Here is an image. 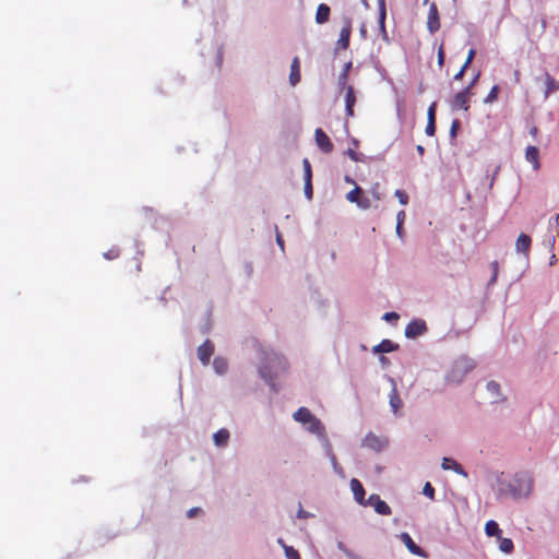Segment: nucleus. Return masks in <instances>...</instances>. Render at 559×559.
Masks as SVG:
<instances>
[{
	"label": "nucleus",
	"mask_w": 559,
	"mask_h": 559,
	"mask_svg": "<svg viewBox=\"0 0 559 559\" xmlns=\"http://www.w3.org/2000/svg\"><path fill=\"white\" fill-rule=\"evenodd\" d=\"M288 368L287 360L284 356L270 352L265 353L263 361L259 368V373L269 384L274 385V380L280 372L286 371Z\"/></svg>",
	"instance_id": "f257e3e1"
},
{
	"label": "nucleus",
	"mask_w": 559,
	"mask_h": 559,
	"mask_svg": "<svg viewBox=\"0 0 559 559\" xmlns=\"http://www.w3.org/2000/svg\"><path fill=\"white\" fill-rule=\"evenodd\" d=\"M473 368L474 365L472 361L468 359H461L455 362L448 378L451 382H460L463 377Z\"/></svg>",
	"instance_id": "f03ea898"
},
{
	"label": "nucleus",
	"mask_w": 559,
	"mask_h": 559,
	"mask_svg": "<svg viewBox=\"0 0 559 559\" xmlns=\"http://www.w3.org/2000/svg\"><path fill=\"white\" fill-rule=\"evenodd\" d=\"M389 444V441L385 437L377 436L373 432H369L366 435L365 439L362 440V445L371 449L376 452H380L383 449H385Z\"/></svg>",
	"instance_id": "7ed1b4c3"
},
{
	"label": "nucleus",
	"mask_w": 559,
	"mask_h": 559,
	"mask_svg": "<svg viewBox=\"0 0 559 559\" xmlns=\"http://www.w3.org/2000/svg\"><path fill=\"white\" fill-rule=\"evenodd\" d=\"M471 86L465 87L463 91L459 92L452 100V108L453 109H463L467 110L469 108V99H471Z\"/></svg>",
	"instance_id": "20e7f679"
},
{
	"label": "nucleus",
	"mask_w": 559,
	"mask_h": 559,
	"mask_svg": "<svg viewBox=\"0 0 559 559\" xmlns=\"http://www.w3.org/2000/svg\"><path fill=\"white\" fill-rule=\"evenodd\" d=\"M427 331V325L424 320L416 319L411 321L405 328V336L408 338H415L423 335Z\"/></svg>",
	"instance_id": "39448f33"
},
{
	"label": "nucleus",
	"mask_w": 559,
	"mask_h": 559,
	"mask_svg": "<svg viewBox=\"0 0 559 559\" xmlns=\"http://www.w3.org/2000/svg\"><path fill=\"white\" fill-rule=\"evenodd\" d=\"M314 139L318 147L324 153L330 154L334 146L328 134L320 128L314 131Z\"/></svg>",
	"instance_id": "423d86ee"
},
{
	"label": "nucleus",
	"mask_w": 559,
	"mask_h": 559,
	"mask_svg": "<svg viewBox=\"0 0 559 559\" xmlns=\"http://www.w3.org/2000/svg\"><path fill=\"white\" fill-rule=\"evenodd\" d=\"M399 538L402 540V543L405 545V547L408 549L411 554L418 557L427 558V552L418 545H416V543L413 540L408 533H401Z\"/></svg>",
	"instance_id": "0eeeda50"
},
{
	"label": "nucleus",
	"mask_w": 559,
	"mask_h": 559,
	"mask_svg": "<svg viewBox=\"0 0 559 559\" xmlns=\"http://www.w3.org/2000/svg\"><path fill=\"white\" fill-rule=\"evenodd\" d=\"M368 504L373 507L374 511L381 515H390L392 512L389 504L384 500H382L378 495H371L368 498Z\"/></svg>",
	"instance_id": "6e6552de"
},
{
	"label": "nucleus",
	"mask_w": 559,
	"mask_h": 559,
	"mask_svg": "<svg viewBox=\"0 0 559 559\" xmlns=\"http://www.w3.org/2000/svg\"><path fill=\"white\" fill-rule=\"evenodd\" d=\"M427 27L430 33H436L440 28V17L436 3H431L429 7Z\"/></svg>",
	"instance_id": "1a4fd4ad"
},
{
	"label": "nucleus",
	"mask_w": 559,
	"mask_h": 559,
	"mask_svg": "<svg viewBox=\"0 0 559 559\" xmlns=\"http://www.w3.org/2000/svg\"><path fill=\"white\" fill-rule=\"evenodd\" d=\"M352 34V21L345 19L344 26L341 28L337 46L342 49H347L349 46V38Z\"/></svg>",
	"instance_id": "9d476101"
},
{
	"label": "nucleus",
	"mask_w": 559,
	"mask_h": 559,
	"mask_svg": "<svg viewBox=\"0 0 559 559\" xmlns=\"http://www.w3.org/2000/svg\"><path fill=\"white\" fill-rule=\"evenodd\" d=\"M198 358L203 365H207L212 355L214 354V345L211 341L206 340L202 345L198 347Z\"/></svg>",
	"instance_id": "9b49d317"
},
{
	"label": "nucleus",
	"mask_w": 559,
	"mask_h": 559,
	"mask_svg": "<svg viewBox=\"0 0 559 559\" xmlns=\"http://www.w3.org/2000/svg\"><path fill=\"white\" fill-rule=\"evenodd\" d=\"M436 103H432L427 110V126L425 132L429 136H432L436 133Z\"/></svg>",
	"instance_id": "f8f14e48"
},
{
	"label": "nucleus",
	"mask_w": 559,
	"mask_h": 559,
	"mask_svg": "<svg viewBox=\"0 0 559 559\" xmlns=\"http://www.w3.org/2000/svg\"><path fill=\"white\" fill-rule=\"evenodd\" d=\"M532 239L526 234H520L515 242V250L518 253H523L526 258L531 250Z\"/></svg>",
	"instance_id": "ddd939ff"
},
{
	"label": "nucleus",
	"mask_w": 559,
	"mask_h": 559,
	"mask_svg": "<svg viewBox=\"0 0 559 559\" xmlns=\"http://www.w3.org/2000/svg\"><path fill=\"white\" fill-rule=\"evenodd\" d=\"M300 60L295 57L290 64L289 83L292 86L297 85L300 82Z\"/></svg>",
	"instance_id": "4468645a"
},
{
	"label": "nucleus",
	"mask_w": 559,
	"mask_h": 559,
	"mask_svg": "<svg viewBox=\"0 0 559 559\" xmlns=\"http://www.w3.org/2000/svg\"><path fill=\"white\" fill-rule=\"evenodd\" d=\"M356 104V96L355 91L353 86L346 87V94H345V107H346V115L348 117L354 116V106Z\"/></svg>",
	"instance_id": "2eb2a0df"
},
{
	"label": "nucleus",
	"mask_w": 559,
	"mask_h": 559,
	"mask_svg": "<svg viewBox=\"0 0 559 559\" xmlns=\"http://www.w3.org/2000/svg\"><path fill=\"white\" fill-rule=\"evenodd\" d=\"M525 158L528 163L533 165L535 170L539 169V151L536 146H527L525 152Z\"/></svg>",
	"instance_id": "dca6fc26"
},
{
	"label": "nucleus",
	"mask_w": 559,
	"mask_h": 559,
	"mask_svg": "<svg viewBox=\"0 0 559 559\" xmlns=\"http://www.w3.org/2000/svg\"><path fill=\"white\" fill-rule=\"evenodd\" d=\"M350 489L354 493L356 501L359 502L360 504H364L365 489L362 484L358 479L353 478L350 480Z\"/></svg>",
	"instance_id": "f3484780"
},
{
	"label": "nucleus",
	"mask_w": 559,
	"mask_h": 559,
	"mask_svg": "<svg viewBox=\"0 0 559 559\" xmlns=\"http://www.w3.org/2000/svg\"><path fill=\"white\" fill-rule=\"evenodd\" d=\"M391 382H392L393 386H392V390H391V393L389 396L390 397V406H391L393 413L396 414L399 412V409L402 407L403 403L399 395L396 385L392 379H391Z\"/></svg>",
	"instance_id": "a211bd4d"
},
{
	"label": "nucleus",
	"mask_w": 559,
	"mask_h": 559,
	"mask_svg": "<svg viewBox=\"0 0 559 559\" xmlns=\"http://www.w3.org/2000/svg\"><path fill=\"white\" fill-rule=\"evenodd\" d=\"M307 430L310 431L311 433H314L319 437H324L325 435V429H324V426L323 424L321 423V420L317 417H312V419H310L309 424H307Z\"/></svg>",
	"instance_id": "6ab92c4d"
},
{
	"label": "nucleus",
	"mask_w": 559,
	"mask_h": 559,
	"mask_svg": "<svg viewBox=\"0 0 559 559\" xmlns=\"http://www.w3.org/2000/svg\"><path fill=\"white\" fill-rule=\"evenodd\" d=\"M313 415L307 407H299L293 415V418L301 423L302 425L309 424L310 419H312Z\"/></svg>",
	"instance_id": "aec40b11"
},
{
	"label": "nucleus",
	"mask_w": 559,
	"mask_h": 559,
	"mask_svg": "<svg viewBox=\"0 0 559 559\" xmlns=\"http://www.w3.org/2000/svg\"><path fill=\"white\" fill-rule=\"evenodd\" d=\"M399 348V345L390 340H383L372 348L373 353H390Z\"/></svg>",
	"instance_id": "412c9836"
},
{
	"label": "nucleus",
	"mask_w": 559,
	"mask_h": 559,
	"mask_svg": "<svg viewBox=\"0 0 559 559\" xmlns=\"http://www.w3.org/2000/svg\"><path fill=\"white\" fill-rule=\"evenodd\" d=\"M330 12H331V10L328 4H325V3L319 4V7L317 9V13H316V22L318 24L326 23L330 17Z\"/></svg>",
	"instance_id": "4be33fe9"
},
{
	"label": "nucleus",
	"mask_w": 559,
	"mask_h": 559,
	"mask_svg": "<svg viewBox=\"0 0 559 559\" xmlns=\"http://www.w3.org/2000/svg\"><path fill=\"white\" fill-rule=\"evenodd\" d=\"M442 468L443 469H453L455 473H457L460 475H463V476L467 475L465 473L464 468L462 467V465L459 464L453 459L444 457L443 461H442Z\"/></svg>",
	"instance_id": "5701e85b"
},
{
	"label": "nucleus",
	"mask_w": 559,
	"mask_h": 559,
	"mask_svg": "<svg viewBox=\"0 0 559 559\" xmlns=\"http://www.w3.org/2000/svg\"><path fill=\"white\" fill-rule=\"evenodd\" d=\"M485 533L488 537L495 536L497 538H500L502 531L500 530L499 524L496 521L489 520L485 524Z\"/></svg>",
	"instance_id": "b1692460"
},
{
	"label": "nucleus",
	"mask_w": 559,
	"mask_h": 559,
	"mask_svg": "<svg viewBox=\"0 0 559 559\" xmlns=\"http://www.w3.org/2000/svg\"><path fill=\"white\" fill-rule=\"evenodd\" d=\"M214 443L217 447H224L229 440V431L225 428L219 429L213 436Z\"/></svg>",
	"instance_id": "393cba45"
},
{
	"label": "nucleus",
	"mask_w": 559,
	"mask_h": 559,
	"mask_svg": "<svg viewBox=\"0 0 559 559\" xmlns=\"http://www.w3.org/2000/svg\"><path fill=\"white\" fill-rule=\"evenodd\" d=\"M379 10V26L382 33H385L386 7L385 0H377Z\"/></svg>",
	"instance_id": "a878e982"
},
{
	"label": "nucleus",
	"mask_w": 559,
	"mask_h": 559,
	"mask_svg": "<svg viewBox=\"0 0 559 559\" xmlns=\"http://www.w3.org/2000/svg\"><path fill=\"white\" fill-rule=\"evenodd\" d=\"M499 542V549L504 554H511L514 549L512 539L500 536L497 538Z\"/></svg>",
	"instance_id": "bb28decb"
},
{
	"label": "nucleus",
	"mask_w": 559,
	"mask_h": 559,
	"mask_svg": "<svg viewBox=\"0 0 559 559\" xmlns=\"http://www.w3.org/2000/svg\"><path fill=\"white\" fill-rule=\"evenodd\" d=\"M213 367L218 374H224L228 369V364L226 359L216 357L213 361Z\"/></svg>",
	"instance_id": "cd10ccee"
},
{
	"label": "nucleus",
	"mask_w": 559,
	"mask_h": 559,
	"mask_svg": "<svg viewBox=\"0 0 559 559\" xmlns=\"http://www.w3.org/2000/svg\"><path fill=\"white\" fill-rule=\"evenodd\" d=\"M498 95H499V86L493 85L491 87V90L489 91L488 95L485 97L484 102L486 104H491L498 99Z\"/></svg>",
	"instance_id": "c85d7f7f"
},
{
	"label": "nucleus",
	"mask_w": 559,
	"mask_h": 559,
	"mask_svg": "<svg viewBox=\"0 0 559 559\" xmlns=\"http://www.w3.org/2000/svg\"><path fill=\"white\" fill-rule=\"evenodd\" d=\"M361 192H362L361 189L356 186L352 191H349L346 194L347 201H349L352 203H356L358 201V199L361 197Z\"/></svg>",
	"instance_id": "c756f323"
},
{
	"label": "nucleus",
	"mask_w": 559,
	"mask_h": 559,
	"mask_svg": "<svg viewBox=\"0 0 559 559\" xmlns=\"http://www.w3.org/2000/svg\"><path fill=\"white\" fill-rule=\"evenodd\" d=\"M302 167H304V180L305 181L312 180L311 164L307 158H305L302 160Z\"/></svg>",
	"instance_id": "7c9ffc66"
},
{
	"label": "nucleus",
	"mask_w": 559,
	"mask_h": 559,
	"mask_svg": "<svg viewBox=\"0 0 559 559\" xmlns=\"http://www.w3.org/2000/svg\"><path fill=\"white\" fill-rule=\"evenodd\" d=\"M283 548L287 559H300L299 552L292 546L283 544Z\"/></svg>",
	"instance_id": "2f4dec72"
},
{
	"label": "nucleus",
	"mask_w": 559,
	"mask_h": 559,
	"mask_svg": "<svg viewBox=\"0 0 559 559\" xmlns=\"http://www.w3.org/2000/svg\"><path fill=\"white\" fill-rule=\"evenodd\" d=\"M487 390L496 397L500 395V385L496 381H489L487 383Z\"/></svg>",
	"instance_id": "473e14b6"
},
{
	"label": "nucleus",
	"mask_w": 559,
	"mask_h": 559,
	"mask_svg": "<svg viewBox=\"0 0 559 559\" xmlns=\"http://www.w3.org/2000/svg\"><path fill=\"white\" fill-rule=\"evenodd\" d=\"M103 255L107 260H115V259L119 258L120 250L117 247H114V248L109 249L108 251L104 252Z\"/></svg>",
	"instance_id": "72a5a7b5"
},
{
	"label": "nucleus",
	"mask_w": 559,
	"mask_h": 559,
	"mask_svg": "<svg viewBox=\"0 0 559 559\" xmlns=\"http://www.w3.org/2000/svg\"><path fill=\"white\" fill-rule=\"evenodd\" d=\"M423 493L431 500L435 499V488L432 487V485L430 483L425 484V486L423 488Z\"/></svg>",
	"instance_id": "f704fd0d"
},
{
	"label": "nucleus",
	"mask_w": 559,
	"mask_h": 559,
	"mask_svg": "<svg viewBox=\"0 0 559 559\" xmlns=\"http://www.w3.org/2000/svg\"><path fill=\"white\" fill-rule=\"evenodd\" d=\"M558 88H559V82H557L555 79L548 76L547 78V95Z\"/></svg>",
	"instance_id": "c9c22d12"
},
{
	"label": "nucleus",
	"mask_w": 559,
	"mask_h": 559,
	"mask_svg": "<svg viewBox=\"0 0 559 559\" xmlns=\"http://www.w3.org/2000/svg\"><path fill=\"white\" fill-rule=\"evenodd\" d=\"M394 194L399 199V201L402 205H406L408 203V195L405 191L397 189V190H395Z\"/></svg>",
	"instance_id": "e433bc0d"
},
{
	"label": "nucleus",
	"mask_w": 559,
	"mask_h": 559,
	"mask_svg": "<svg viewBox=\"0 0 559 559\" xmlns=\"http://www.w3.org/2000/svg\"><path fill=\"white\" fill-rule=\"evenodd\" d=\"M305 195L308 200L312 199L313 190H312V180L305 181L304 187Z\"/></svg>",
	"instance_id": "4c0bfd02"
},
{
	"label": "nucleus",
	"mask_w": 559,
	"mask_h": 559,
	"mask_svg": "<svg viewBox=\"0 0 559 559\" xmlns=\"http://www.w3.org/2000/svg\"><path fill=\"white\" fill-rule=\"evenodd\" d=\"M356 204L364 210H367L371 206L370 200L367 197L361 195Z\"/></svg>",
	"instance_id": "58836bf2"
},
{
	"label": "nucleus",
	"mask_w": 559,
	"mask_h": 559,
	"mask_svg": "<svg viewBox=\"0 0 559 559\" xmlns=\"http://www.w3.org/2000/svg\"><path fill=\"white\" fill-rule=\"evenodd\" d=\"M444 57H445V53H444V47H443V44H441L439 46V49H438V64L439 67H442L443 63H444Z\"/></svg>",
	"instance_id": "ea45409f"
},
{
	"label": "nucleus",
	"mask_w": 559,
	"mask_h": 559,
	"mask_svg": "<svg viewBox=\"0 0 559 559\" xmlns=\"http://www.w3.org/2000/svg\"><path fill=\"white\" fill-rule=\"evenodd\" d=\"M475 56H476V50H475L474 48H471V49L468 50V53H467L466 60H465V62H464V66H465V67H469V64H471V63H472V61L474 60Z\"/></svg>",
	"instance_id": "a19ab883"
},
{
	"label": "nucleus",
	"mask_w": 559,
	"mask_h": 559,
	"mask_svg": "<svg viewBox=\"0 0 559 559\" xmlns=\"http://www.w3.org/2000/svg\"><path fill=\"white\" fill-rule=\"evenodd\" d=\"M399 318L400 317H399V314L396 312H386L383 316V319L386 320V321H391V320L396 321V320H399Z\"/></svg>",
	"instance_id": "79ce46f5"
},
{
	"label": "nucleus",
	"mask_w": 559,
	"mask_h": 559,
	"mask_svg": "<svg viewBox=\"0 0 559 559\" xmlns=\"http://www.w3.org/2000/svg\"><path fill=\"white\" fill-rule=\"evenodd\" d=\"M346 153H347V155L349 156V158H350L352 160H354V162H359V156H358V154L356 153V151H355V150H353V148H348Z\"/></svg>",
	"instance_id": "37998d69"
},
{
	"label": "nucleus",
	"mask_w": 559,
	"mask_h": 559,
	"mask_svg": "<svg viewBox=\"0 0 559 559\" xmlns=\"http://www.w3.org/2000/svg\"><path fill=\"white\" fill-rule=\"evenodd\" d=\"M202 512V510L200 508H191L188 512H187V516L188 518H193L198 513Z\"/></svg>",
	"instance_id": "c03bdc74"
},
{
	"label": "nucleus",
	"mask_w": 559,
	"mask_h": 559,
	"mask_svg": "<svg viewBox=\"0 0 559 559\" xmlns=\"http://www.w3.org/2000/svg\"><path fill=\"white\" fill-rule=\"evenodd\" d=\"M468 67H465L464 64L460 69V71L454 75V80H461Z\"/></svg>",
	"instance_id": "a18cd8bd"
},
{
	"label": "nucleus",
	"mask_w": 559,
	"mask_h": 559,
	"mask_svg": "<svg viewBox=\"0 0 559 559\" xmlns=\"http://www.w3.org/2000/svg\"><path fill=\"white\" fill-rule=\"evenodd\" d=\"M405 217H406L405 212H404V211H400V212L397 213V216H396V218H397V224H402V225H403Z\"/></svg>",
	"instance_id": "49530a36"
},
{
	"label": "nucleus",
	"mask_w": 559,
	"mask_h": 559,
	"mask_svg": "<svg viewBox=\"0 0 559 559\" xmlns=\"http://www.w3.org/2000/svg\"><path fill=\"white\" fill-rule=\"evenodd\" d=\"M459 126H460L459 120H454V121L452 122V126H451V134H452L453 136H455V134H456V129L459 128Z\"/></svg>",
	"instance_id": "de8ad7c7"
},
{
	"label": "nucleus",
	"mask_w": 559,
	"mask_h": 559,
	"mask_svg": "<svg viewBox=\"0 0 559 559\" xmlns=\"http://www.w3.org/2000/svg\"><path fill=\"white\" fill-rule=\"evenodd\" d=\"M331 460H332V464H333V467L335 469V472L337 473H341L342 472V468L338 466L337 462H336V459L334 455L331 456Z\"/></svg>",
	"instance_id": "09e8293b"
},
{
	"label": "nucleus",
	"mask_w": 559,
	"mask_h": 559,
	"mask_svg": "<svg viewBox=\"0 0 559 559\" xmlns=\"http://www.w3.org/2000/svg\"><path fill=\"white\" fill-rule=\"evenodd\" d=\"M276 242L282 249H284V240L280 234L276 236Z\"/></svg>",
	"instance_id": "8fccbe9b"
},
{
	"label": "nucleus",
	"mask_w": 559,
	"mask_h": 559,
	"mask_svg": "<svg viewBox=\"0 0 559 559\" xmlns=\"http://www.w3.org/2000/svg\"><path fill=\"white\" fill-rule=\"evenodd\" d=\"M540 26H542V33L545 32L546 27H547V21L545 17H542L540 20Z\"/></svg>",
	"instance_id": "3c124183"
},
{
	"label": "nucleus",
	"mask_w": 559,
	"mask_h": 559,
	"mask_svg": "<svg viewBox=\"0 0 559 559\" xmlns=\"http://www.w3.org/2000/svg\"><path fill=\"white\" fill-rule=\"evenodd\" d=\"M416 151L418 152L419 155H424L425 147L423 145H417Z\"/></svg>",
	"instance_id": "603ef678"
},
{
	"label": "nucleus",
	"mask_w": 559,
	"mask_h": 559,
	"mask_svg": "<svg viewBox=\"0 0 559 559\" xmlns=\"http://www.w3.org/2000/svg\"><path fill=\"white\" fill-rule=\"evenodd\" d=\"M345 181L353 185L355 183V181L349 176L345 177Z\"/></svg>",
	"instance_id": "864d4df0"
},
{
	"label": "nucleus",
	"mask_w": 559,
	"mask_h": 559,
	"mask_svg": "<svg viewBox=\"0 0 559 559\" xmlns=\"http://www.w3.org/2000/svg\"><path fill=\"white\" fill-rule=\"evenodd\" d=\"M402 224H396V233L401 235Z\"/></svg>",
	"instance_id": "5fc2aeb1"
},
{
	"label": "nucleus",
	"mask_w": 559,
	"mask_h": 559,
	"mask_svg": "<svg viewBox=\"0 0 559 559\" xmlns=\"http://www.w3.org/2000/svg\"><path fill=\"white\" fill-rule=\"evenodd\" d=\"M555 221H556V225H557V227L559 229V213L556 215Z\"/></svg>",
	"instance_id": "6e6d98bb"
},
{
	"label": "nucleus",
	"mask_w": 559,
	"mask_h": 559,
	"mask_svg": "<svg viewBox=\"0 0 559 559\" xmlns=\"http://www.w3.org/2000/svg\"><path fill=\"white\" fill-rule=\"evenodd\" d=\"M536 132H537V128H536V127H534V128H532V129H531V133H532L533 135H535V134H536Z\"/></svg>",
	"instance_id": "4d7b16f0"
},
{
	"label": "nucleus",
	"mask_w": 559,
	"mask_h": 559,
	"mask_svg": "<svg viewBox=\"0 0 559 559\" xmlns=\"http://www.w3.org/2000/svg\"><path fill=\"white\" fill-rule=\"evenodd\" d=\"M373 195H374V198H376L377 200H380V199H381V197H380V194H379L378 192H373Z\"/></svg>",
	"instance_id": "13d9d810"
},
{
	"label": "nucleus",
	"mask_w": 559,
	"mask_h": 559,
	"mask_svg": "<svg viewBox=\"0 0 559 559\" xmlns=\"http://www.w3.org/2000/svg\"><path fill=\"white\" fill-rule=\"evenodd\" d=\"M478 75H479V74H477V75L475 76V79L472 81V84L469 85L471 87L475 84L476 80L478 79Z\"/></svg>",
	"instance_id": "bf43d9fd"
},
{
	"label": "nucleus",
	"mask_w": 559,
	"mask_h": 559,
	"mask_svg": "<svg viewBox=\"0 0 559 559\" xmlns=\"http://www.w3.org/2000/svg\"><path fill=\"white\" fill-rule=\"evenodd\" d=\"M360 33H361V35H362V36H365V35H366V29H365V27H361Z\"/></svg>",
	"instance_id": "052dcab7"
},
{
	"label": "nucleus",
	"mask_w": 559,
	"mask_h": 559,
	"mask_svg": "<svg viewBox=\"0 0 559 559\" xmlns=\"http://www.w3.org/2000/svg\"><path fill=\"white\" fill-rule=\"evenodd\" d=\"M380 360H381V362H382V364H385V362H386V358H385L384 356H382V357L380 358Z\"/></svg>",
	"instance_id": "680f3d73"
},
{
	"label": "nucleus",
	"mask_w": 559,
	"mask_h": 559,
	"mask_svg": "<svg viewBox=\"0 0 559 559\" xmlns=\"http://www.w3.org/2000/svg\"><path fill=\"white\" fill-rule=\"evenodd\" d=\"M277 542H278V544H280L282 547H283V544H285V543H284V540H283L282 538H280Z\"/></svg>",
	"instance_id": "e2e57ef3"
},
{
	"label": "nucleus",
	"mask_w": 559,
	"mask_h": 559,
	"mask_svg": "<svg viewBox=\"0 0 559 559\" xmlns=\"http://www.w3.org/2000/svg\"><path fill=\"white\" fill-rule=\"evenodd\" d=\"M493 266H495V274L497 273V262L493 263ZM496 277V275L493 276V278Z\"/></svg>",
	"instance_id": "0e129e2a"
},
{
	"label": "nucleus",
	"mask_w": 559,
	"mask_h": 559,
	"mask_svg": "<svg viewBox=\"0 0 559 559\" xmlns=\"http://www.w3.org/2000/svg\"><path fill=\"white\" fill-rule=\"evenodd\" d=\"M301 516H304V512L302 511L299 512V518H301Z\"/></svg>",
	"instance_id": "69168bd1"
},
{
	"label": "nucleus",
	"mask_w": 559,
	"mask_h": 559,
	"mask_svg": "<svg viewBox=\"0 0 559 559\" xmlns=\"http://www.w3.org/2000/svg\"><path fill=\"white\" fill-rule=\"evenodd\" d=\"M424 2H425V3H427V2H428V0H424Z\"/></svg>",
	"instance_id": "338daca9"
}]
</instances>
